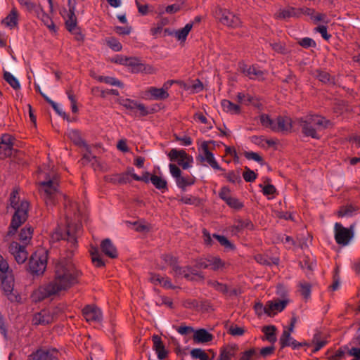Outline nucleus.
<instances>
[{
	"label": "nucleus",
	"mask_w": 360,
	"mask_h": 360,
	"mask_svg": "<svg viewBox=\"0 0 360 360\" xmlns=\"http://www.w3.org/2000/svg\"><path fill=\"white\" fill-rule=\"evenodd\" d=\"M80 275V271L71 260L62 259L56 264L53 280L35 290L32 298L34 302H39L49 296L65 291L77 283Z\"/></svg>",
	"instance_id": "1"
},
{
	"label": "nucleus",
	"mask_w": 360,
	"mask_h": 360,
	"mask_svg": "<svg viewBox=\"0 0 360 360\" xmlns=\"http://www.w3.org/2000/svg\"><path fill=\"white\" fill-rule=\"evenodd\" d=\"M65 217L67 221V229L65 233H62L60 227L57 228L51 234V239L58 241L60 239L67 240L72 244L77 242V237L82 232V225L79 222L81 212L77 202L64 196Z\"/></svg>",
	"instance_id": "2"
},
{
	"label": "nucleus",
	"mask_w": 360,
	"mask_h": 360,
	"mask_svg": "<svg viewBox=\"0 0 360 360\" xmlns=\"http://www.w3.org/2000/svg\"><path fill=\"white\" fill-rule=\"evenodd\" d=\"M37 184L40 195L47 206L55 205L59 195V176L53 167L45 166L37 175Z\"/></svg>",
	"instance_id": "3"
},
{
	"label": "nucleus",
	"mask_w": 360,
	"mask_h": 360,
	"mask_svg": "<svg viewBox=\"0 0 360 360\" xmlns=\"http://www.w3.org/2000/svg\"><path fill=\"white\" fill-rule=\"evenodd\" d=\"M18 194V191L14 190L10 196V206L15 212L8 231L9 236L14 235L18 229L27 219L29 202L27 200H20Z\"/></svg>",
	"instance_id": "4"
},
{
	"label": "nucleus",
	"mask_w": 360,
	"mask_h": 360,
	"mask_svg": "<svg viewBox=\"0 0 360 360\" xmlns=\"http://www.w3.org/2000/svg\"><path fill=\"white\" fill-rule=\"evenodd\" d=\"M328 124V120L317 115H309L300 120L302 133L307 136L316 139L320 138L319 132L326 129Z\"/></svg>",
	"instance_id": "5"
},
{
	"label": "nucleus",
	"mask_w": 360,
	"mask_h": 360,
	"mask_svg": "<svg viewBox=\"0 0 360 360\" xmlns=\"http://www.w3.org/2000/svg\"><path fill=\"white\" fill-rule=\"evenodd\" d=\"M261 124L275 131H290L292 128V120L288 116H278L271 119L268 115H262L259 117Z\"/></svg>",
	"instance_id": "6"
},
{
	"label": "nucleus",
	"mask_w": 360,
	"mask_h": 360,
	"mask_svg": "<svg viewBox=\"0 0 360 360\" xmlns=\"http://www.w3.org/2000/svg\"><path fill=\"white\" fill-rule=\"evenodd\" d=\"M47 264V252L44 250L36 251L29 262L30 271L33 274L41 275L46 270Z\"/></svg>",
	"instance_id": "7"
},
{
	"label": "nucleus",
	"mask_w": 360,
	"mask_h": 360,
	"mask_svg": "<svg viewBox=\"0 0 360 360\" xmlns=\"http://www.w3.org/2000/svg\"><path fill=\"white\" fill-rule=\"evenodd\" d=\"M214 16L219 19L223 25L231 27H237L240 25V20L238 16L230 11L217 8L214 11Z\"/></svg>",
	"instance_id": "8"
},
{
	"label": "nucleus",
	"mask_w": 360,
	"mask_h": 360,
	"mask_svg": "<svg viewBox=\"0 0 360 360\" xmlns=\"http://www.w3.org/2000/svg\"><path fill=\"white\" fill-rule=\"evenodd\" d=\"M1 289L4 295L11 302H19L20 297L16 292L13 290L14 279L10 274H5L1 275Z\"/></svg>",
	"instance_id": "9"
},
{
	"label": "nucleus",
	"mask_w": 360,
	"mask_h": 360,
	"mask_svg": "<svg viewBox=\"0 0 360 360\" xmlns=\"http://www.w3.org/2000/svg\"><path fill=\"white\" fill-rule=\"evenodd\" d=\"M197 266L198 268L210 269L214 271H223L228 267L229 264L219 257L212 256L200 260Z\"/></svg>",
	"instance_id": "10"
},
{
	"label": "nucleus",
	"mask_w": 360,
	"mask_h": 360,
	"mask_svg": "<svg viewBox=\"0 0 360 360\" xmlns=\"http://www.w3.org/2000/svg\"><path fill=\"white\" fill-rule=\"evenodd\" d=\"M200 153L197 157V160L201 162H206L210 167L214 169L222 170L215 160L214 155L209 150V143L202 141L199 148Z\"/></svg>",
	"instance_id": "11"
},
{
	"label": "nucleus",
	"mask_w": 360,
	"mask_h": 360,
	"mask_svg": "<svg viewBox=\"0 0 360 360\" xmlns=\"http://www.w3.org/2000/svg\"><path fill=\"white\" fill-rule=\"evenodd\" d=\"M335 239L338 244L345 246L353 238L352 226L347 229L342 226L340 223H335L334 226Z\"/></svg>",
	"instance_id": "12"
},
{
	"label": "nucleus",
	"mask_w": 360,
	"mask_h": 360,
	"mask_svg": "<svg viewBox=\"0 0 360 360\" xmlns=\"http://www.w3.org/2000/svg\"><path fill=\"white\" fill-rule=\"evenodd\" d=\"M168 156L171 161H176L183 169H188L191 167L193 158L183 150L173 148L170 150Z\"/></svg>",
	"instance_id": "13"
},
{
	"label": "nucleus",
	"mask_w": 360,
	"mask_h": 360,
	"mask_svg": "<svg viewBox=\"0 0 360 360\" xmlns=\"http://www.w3.org/2000/svg\"><path fill=\"white\" fill-rule=\"evenodd\" d=\"M59 352L56 349H39L28 356L29 360H55L58 358Z\"/></svg>",
	"instance_id": "14"
},
{
	"label": "nucleus",
	"mask_w": 360,
	"mask_h": 360,
	"mask_svg": "<svg viewBox=\"0 0 360 360\" xmlns=\"http://www.w3.org/2000/svg\"><path fill=\"white\" fill-rule=\"evenodd\" d=\"M36 17L41 22V23L47 27L50 32L55 34L57 32V26L54 23L51 14L45 12L44 8L39 4L38 8L34 12Z\"/></svg>",
	"instance_id": "15"
},
{
	"label": "nucleus",
	"mask_w": 360,
	"mask_h": 360,
	"mask_svg": "<svg viewBox=\"0 0 360 360\" xmlns=\"http://www.w3.org/2000/svg\"><path fill=\"white\" fill-rule=\"evenodd\" d=\"M119 103L130 110L131 113H139L141 116H145L148 114V110L143 104L139 103L134 100L122 98L119 100Z\"/></svg>",
	"instance_id": "16"
},
{
	"label": "nucleus",
	"mask_w": 360,
	"mask_h": 360,
	"mask_svg": "<svg viewBox=\"0 0 360 360\" xmlns=\"http://www.w3.org/2000/svg\"><path fill=\"white\" fill-rule=\"evenodd\" d=\"M219 198L223 200L231 208L239 210L243 207V205L238 199L232 196L230 189L224 186L219 193Z\"/></svg>",
	"instance_id": "17"
},
{
	"label": "nucleus",
	"mask_w": 360,
	"mask_h": 360,
	"mask_svg": "<svg viewBox=\"0 0 360 360\" xmlns=\"http://www.w3.org/2000/svg\"><path fill=\"white\" fill-rule=\"evenodd\" d=\"M82 314L89 323H97L102 320V313L98 307L94 305H87L82 310Z\"/></svg>",
	"instance_id": "18"
},
{
	"label": "nucleus",
	"mask_w": 360,
	"mask_h": 360,
	"mask_svg": "<svg viewBox=\"0 0 360 360\" xmlns=\"http://www.w3.org/2000/svg\"><path fill=\"white\" fill-rule=\"evenodd\" d=\"M9 252L14 257L18 264L24 263L28 257L25 247L19 245L17 242H13L9 245Z\"/></svg>",
	"instance_id": "19"
},
{
	"label": "nucleus",
	"mask_w": 360,
	"mask_h": 360,
	"mask_svg": "<svg viewBox=\"0 0 360 360\" xmlns=\"http://www.w3.org/2000/svg\"><path fill=\"white\" fill-rule=\"evenodd\" d=\"M172 274L176 279L185 278L187 280H193L198 275L197 271L190 266L181 267L179 265L174 264Z\"/></svg>",
	"instance_id": "20"
},
{
	"label": "nucleus",
	"mask_w": 360,
	"mask_h": 360,
	"mask_svg": "<svg viewBox=\"0 0 360 360\" xmlns=\"http://www.w3.org/2000/svg\"><path fill=\"white\" fill-rule=\"evenodd\" d=\"M242 72L251 79L261 80L264 79V72L255 65H242L240 67Z\"/></svg>",
	"instance_id": "21"
},
{
	"label": "nucleus",
	"mask_w": 360,
	"mask_h": 360,
	"mask_svg": "<svg viewBox=\"0 0 360 360\" xmlns=\"http://www.w3.org/2000/svg\"><path fill=\"white\" fill-rule=\"evenodd\" d=\"M288 303V300H276L267 302L266 304V314L269 316L275 315L278 312L283 311Z\"/></svg>",
	"instance_id": "22"
},
{
	"label": "nucleus",
	"mask_w": 360,
	"mask_h": 360,
	"mask_svg": "<svg viewBox=\"0 0 360 360\" xmlns=\"http://www.w3.org/2000/svg\"><path fill=\"white\" fill-rule=\"evenodd\" d=\"M19 12L15 7H13L10 13L4 18L1 23L10 29H13L18 26L19 20Z\"/></svg>",
	"instance_id": "23"
},
{
	"label": "nucleus",
	"mask_w": 360,
	"mask_h": 360,
	"mask_svg": "<svg viewBox=\"0 0 360 360\" xmlns=\"http://www.w3.org/2000/svg\"><path fill=\"white\" fill-rule=\"evenodd\" d=\"M238 351V346L236 344L228 345L220 349L219 360H231Z\"/></svg>",
	"instance_id": "24"
},
{
	"label": "nucleus",
	"mask_w": 360,
	"mask_h": 360,
	"mask_svg": "<svg viewBox=\"0 0 360 360\" xmlns=\"http://www.w3.org/2000/svg\"><path fill=\"white\" fill-rule=\"evenodd\" d=\"M54 317L51 314L48 310H42L40 312L34 314L32 319V323L34 325H46L51 323Z\"/></svg>",
	"instance_id": "25"
},
{
	"label": "nucleus",
	"mask_w": 360,
	"mask_h": 360,
	"mask_svg": "<svg viewBox=\"0 0 360 360\" xmlns=\"http://www.w3.org/2000/svg\"><path fill=\"white\" fill-rule=\"evenodd\" d=\"M146 95L150 99L154 100H165L169 97V94L167 91H164L162 88H156V87H149L146 91Z\"/></svg>",
	"instance_id": "26"
},
{
	"label": "nucleus",
	"mask_w": 360,
	"mask_h": 360,
	"mask_svg": "<svg viewBox=\"0 0 360 360\" xmlns=\"http://www.w3.org/2000/svg\"><path fill=\"white\" fill-rule=\"evenodd\" d=\"M280 344L282 348L287 346H290L293 349H297L303 345H306L305 343H297L296 340H293V338L290 336V332L288 330H284L283 332V334L280 338Z\"/></svg>",
	"instance_id": "27"
},
{
	"label": "nucleus",
	"mask_w": 360,
	"mask_h": 360,
	"mask_svg": "<svg viewBox=\"0 0 360 360\" xmlns=\"http://www.w3.org/2000/svg\"><path fill=\"white\" fill-rule=\"evenodd\" d=\"M101 248L103 252L110 258H116L117 252L112 241L107 238L102 241Z\"/></svg>",
	"instance_id": "28"
},
{
	"label": "nucleus",
	"mask_w": 360,
	"mask_h": 360,
	"mask_svg": "<svg viewBox=\"0 0 360 360\" xmlns=\"http://www.w3.org/2000/svg\"><path fill=\"white\" fill-rule=\"evenodd\" d=\"M150 281L154 284H160L167 289H174L176 286L173 285L168 277H162L158 274H151Z\"/></svg>",
	"instance_id": "29"
},
{
	"label": "nucleus",
	"mask_w": 360,
	"mask_h": 360,
	"mask_svg": "<svg viewBox=\"0 0 360 360\" xmlns=\"http://www.w3.org/2000/svg\"><path fill=\"white\" fill-rule=\"evenodd\" d=\"M153 348L155 350L159 359H163L167 356V352L165 350V346L158 335H153Z\"/></svg>",
	"instance_id": "30"
},
{
	"label": "nucleus",
	"mask_w": 360,
	"mask_h": 360,
	"mask_svg": "<svg viewBox=\"0 0 360 360\" xmlns=\"http://www.w3.org/2000/svg\"><path fill=\"white\" fill-rule=\"evenodd\" d=\"M223 110L231 115H237L240 112V105L231 102L229 100L224 99L221 102Z\"/></svg>",
	"instance_id": "31"
},
{
	"label": "nucleus",
	"mask_w": 360,
	"mask_h": 360,
	"mask_svg": "<svg viewBox=\"0 0 360 360\" xmlns=\"http://www.w3.org/2000/svg\"><path fill=\"white\" fill-rule=\"evenodd\" d=\"M212 335L205 329H200L195 331L193 339L197 342H208L212 340Z\"/></svg>",
	"instance_id": "32"
},
{
	"label": "nucleus",
	"mask_w": 360,
	"mask_h": 360,
	"mask_svg": "<svg viewBox=\"0 0 360 360\" xmlns=\"http://www.w3.org/2000/svg\"><path fill=\"white\" fill-rule=\"evenodd\" d=\"M193 26V22L187 23L183 28L176 30L174 32V36L177 40L181 41H185L186 37Z\"/></svg>",
	"instance_id": "33"
},
{
	"label": "nucleus",
	"mask_w": 360,
	"mask_h": 360,
	"mask_svg": "<svg viewBox=\"0 0 360 360\" xmlns=\"http://www.w3.org/2000/svg\"><path fill=\"white\" fill-rule=\"evenodd\" d=\"M177 186L181 188L183 191H185L187 186L193 185L195 182V178L192 176H181L176 181Z\"/></svg>",
	"instance_id": "34"
},
{
	"label": "nucleus",
	"mask_w": 360,
	"mask_h": 360,
	"mask_svg": "<svg viewBox=\"0 0 360 360\" xmlns=\"http://www.w3.org/2000/svg\"><path fill=\"white\" fill-rule=\"evenodd\" d=\"M253 224L252 221L249 219H238L236 222L234 226L233 227L232 231L235 233L240 231L242 229H253Z\"/></svg>",
	"instance_id": "35"
},
{
	"label": "nucleus",
	"mask_w": 360,
	"mask_h": 360,
	"mask_svg": "<svg viewBox=\"0 0 360 360\" xmlns=\"http://www.w3.org/2000/svg\"><path fill=\"white\" fill-rule=\"evenodd\" d=\"M276 328L274 326H267L262 328V332L264 333L266 339L271 343H274L276 341Z\"/></svg>",
	"instance_id": "36"
},
{
	"label": "nucleus",
	"mask_w": 360,
	"mask_h": 360,
	"mask_svg": "<svg viewBox=\"0 0 360 360\" xmlns=\"http://www.w3.org/2000/svg\"><path fill=\"white\" fill-rule=\"evenodd\" d=\"M275 15L277 18L286 19L292 16H297L298 13L294 8H289L278 11Z\"/></svg>",
	"instance_id": "37"
},
{
	"label": "nucleus",
	"mask_w": 360,
	"mask_h": 360,
	"mask_svg": "<svg viewBox=\"0 0 360 360\" xmlns=\"http://www.w3.org/2000/svg\"><path fill=\"white\" fill-rule=\"evenodd\" d=\"M67 29L71 32L76 33L77 31V19L75 12H69L68 19L65 20Z\"/></svg>",
	"instance_id": "38"
},
{
	"label": "nucleus",
	"mask_w": 360,
	"mask_h": 360,
	"mask_svg": "<svg viewBox=\"0 0 360 360\" xmlns=\"http://www.w3.org/2000/svg\"><path fill=\"white\" fill-rule=\"evenodd\" d=\"M184 88L191 93H198L202 90L203 86L199 79H195L191 84H184Z\"/></svg>",
	"instance_id": "39"
},
{
	"label": "nucleus",
	"mask_w": 360,
	"mask_h": 360,
	"mask_svg": "<svg viewBox=\"0 0 360 360\" xmlns=\"http://www.w3.org/2000/svg\"><path fill=\"white\" fill-rule=\"evenodd\" d=\"M356 211V207L352 205L342 206L338 211V215L339 217H350Z\"/></svg>",
	"instance_id": "40"
},
{
	"label": "nucleus",
	"mask_w": 360,
	"mask_h": 360,
	"mask_svg": "<svg viewBox=\"0 0 360 360\" xmlns=\"http://www.w3.org/2000/svg\"><path fill=\"white\" fill-rule=\"evenodd\" d=\"M90 253L91 255V259L93 263L98 267H101L104 266V262L102 260V258L100 256L98 250L96 248H91L90 250Z\"/></svg>",
	"instance_id": "41"
},
{
	"label": "nucleus",
	"mask_w": 360,
	"mask_h": 360,
	"mask_svg": "<svg viewBox=\"0 0 360 360\" xmlns=\"http://www.w3.org/2000/svg\"><path fill=\"white\" fill-rule=\"evenodd\" d=\"M4 78L14 89H19L20 88V82L11 73L5 72Z\"/></svg>",
	"instance_id": "42"
},
{
	"label": "nucleus",
	"mask_w": 360,
	"mask_h": 360,
	"mask_svg": "<svg viewBox=\"0 0 360 360\" xmlns=\"http://www.w3.org/2000/svg\"><path fill=\"white\" fill-rule=\"evenodd\" d=\"M150 180L151 183L155 186L158 189H165L167 188V181L163 179L162 177L153 175L150 176Z\"/></svg>",
	"instance_id": "43"
},
{
	"label": "nucleus",
	"mask_w": 360,
	"mask_h": 360,
	"mask_svg": "<svg viewBox=\"0 0 360 360\" xmlns=\"http://www.w3.org/2000/svg\"><path fill=\"white\" fill-rule=\"evenodd\" d=\"M97 79L101 82H104L112 86H117L120 87L123 86V84L114 77L100 76Z\"/></svg>",
	"instance_id": "44"
},
{
	"label": "nucleus",
	"mask_w": 360,
	"mask_h": 360,
	"mask_svg": "<svg viewBox=\"0 0 360 360\" xmlns=\"http://www.w3.org/2000/svg\"><path fill=\"white\" fill-rule=\"evenodd\" d=\"M184 3L183 1H178L176 3L169 5L165 8V13L169 14H174L180 11L184 7Z\"/></svg>",
	"instance_id": "45"
},
{
	"label": "nucleus",
	"mask_w": 360,
	"mask_h": 360,
	"mask_svg": "<svg viewBox=\"0 0 360 360\" xmlns=\"http://www.w3.org/2000/svg\"><path fill=\"white\" fill-rule=\"evenodd\" d=\"M208 285L213 288L216 290L222 292L224 294H226L228 292V288L226 285L219 283L217 281H209L207 282Z\"/></svg>",
	"instance_id": "46"
},
{
	"label": "nucleus",
	"mask_w": 360,
	"mask_h": 360,
	"mask_svg": "<svg viewBox=\"0 0 360 360\" xmlns=\"http://www.w3.org/2000/svg\"><path fill=\"white\" fill-rule=\"evenodd\" d=\"M32 229L30 227L24 228L21 230L20 233V240L24 243L27 244L32 238Z\"/></svg>",
	"instance_id": "47"
},
{
	"label": "nucleus",
	"mask_w": 360,
	"mask_h": 360,
	"mask_svg": "<svg viewBox=\"0 0 360 360\" xmlns=\"http://www.w3.org/2000/svg\"><path fill=\"white\" fill-rule=\"evenodd\" d=\"M127 62L126 65L131 68V72L138 73L136 72V69H139V66L141 65V60L137 58H127V60H125Z\"/></svg>",
	"instance_id": "48"
},
{
	"label": "nucleus",
	"mask_w": 360,
	"mask_h": 360,
	"mask_svg": "<svg viewBox=\"0 0 360 360\" xmlns=\"http://www.w3.org/2000/svg\"><path fill=\"white\" fill-rule=\"evenodd\" d=\"M68 136L77 145L83 146L85 144L79 131L76 130L70 131L68 133Z\"/></svg>",
	"instance_id": "49"
},
{
	"label": "nucleus",
	"mask_w": 360,
	"mask_h": 360,
	"mask_svg": "<svg viewBox=\"0 0 360 360\" xmlns=\"http://www.w3.org/2000/svg\"><path fill=\"white\" fill-rule=\"evenodd\" d=\"M18 3L29 12H35L38 8V6L31 0H20Z\"/></svg>",
	"instance_id": "50"
},
{
	"label": "nucleus",
	"mask_w": 360,
	"mask_h": 360,
	"mask_svg": "<svg viewBox=\"0 0 360 360\" xmlns=\"http://www.w3.org/2000/svg\"><path fill=\"white\" fill-rule=\"evenodd\" d=\"M193 358L199 359L200 360H210L207 353L201 349H193L191 352Z\"/></svg>",
	"instance_id": "51"
},
{
	"label": "nucleus",
	"mask_w": 360,
	"mask_h": 360,
	"mask_svg": "<svg viewBox=\"0 0 360 360\" xmlns=\"http://www.w3.org/2000/svg\"><path fill=\"white\" fill-rule=\"evenodd\" d=\"M138 72H142L145 74H155L157 72V69L150 65L141 63L139 69L136 70Z\"/></svg>",
	"instance_id": "52"
},
{
	"label": "nucleus",
	"mask_w": 360,
	"mask_h": 360,
	"mask_svg": "<svg viewBox=\"0 0 360 360\" xmlns=\"http://www.w3.org/2000/svg\"><path fill=\"white\" fill-rule=\"evenodd\" d=\"M13 146L0 143L1 158L8 157L12 155Z\"/></svg>",
	"instance_id": "53"
},
{
	"label": "nucleus",
	"mask_w": 360,
	"mask_h": 360,
	"mask_svg": "<svg viewBox=\"0 0 360 360\" xmlns=\"http://www.w3.org/2000/svg\"><path fill=\"white\" fill-rule=\"evenodd\" d=\"M107 44L115 51H120L122 47L120 42L114 38H110L108 39Z\"/></svg>",
	"instance_id": "54"
},
{
	"label": "nucleus",
	"mask_w": 360,
	"mask_h": 360,
	"mask_svg": "<svg viewBox=\"0 0 360 360\" xmlns=\"http://www.w3.org/2000/svg\"><path fill=\"white\" fill-rule=\"evenodd\" d=\"M213 237L215 238L218 242L223 246L227 248L232 249L233 248L231 242L224 236L214 234Z\"/></svg>",
	"instance_id": "55"
},
{
	"label": "nucleus",
	"mask_w": 360,
	"mask_h": 360,
	"mask_svg": "<svg viewBox=\"0 0 360 360\" xmlns=\"http://www.w3.org/2000/svg\"><path fill=\"white\" fill-rule=\"evenodd\" d=\"M270 46L277 53H285L286 51L285 44L281 42H272L270 43Z\"/></svg>",
	"instance_id": "56"
},
{
	"label": "nucleus",
	"mask_w": 360,
	"mask_h": 360,
	"mask_svg": "<svg viewBox=\"0 0 360 360\" xmlns=\"http://www.w3.org/2000/svg\"><path fill=\"white\" fill-rule=\"evenodd\" d=\"M326 342L325 340H319L316 336H314L312 340V344L314 347L312 349L313 352H316L325 346Z\"/></svg>",
	"instance_id": "57"
},
{
	"label": "nucleus",
	"mask_w": 360,
	"mask_h": 360,
	"mask_svg": "<svg viewBox=\"0 0 360 360\" xmlns=\"http://www.w3.org/2000/svg\"><path fill=\"white\" fill-rule=\"evenodd\" d=\"M300 292L304 297L308 298L311 293V285L307 283H301Z\"/></svg>",
	"instance_id": "58"
},
{
	"label": "nucleus",
	"mask_w": 360,
	"mask_h": 360,
	"mask_svg": "<svg viewBox=\"0 0 360 360\" xmlns=\"http://www.w3.org/2000/svg\"><path fill=\"white\" fill-rule=\"evenodd\" d=\"M244 332V328L238 326H231L229 329V333L233 336H240Z\"/></svg>",
	"instance_id": "59"
},
{
	"label": "nucleus",
	"mask_w": 360,
	"mask_h": 360,
	"mask_svg": "<svg viewBox=\"0 0 360 360\" xmlns=\"http://www.w3.org/2000/svg\"><path fill=\"white\" fill-rule=\"evenodd\" d=\"M169 172H170L172 176L176 179V181L177 180V179L181 177V172L180 169L176 165L170 164L169 165Z\"/></svg>",
	"instance_id": "60"
},
{
	"label": "nucleus",
	"mask_w": 360,
	"mask_h": 360,
	"mask_svg": "<svg viewBox=\"0 0 360 360\" xmlns=\"http://www.w3.org/2000/svg\"><path fill=\"white\" fill-rule=\"evenodd\" d=\"M179 201L187 205H195L198 202V199L191 195H184L181 197Z\"/></svg>",
	"instance_id": "61"
},
{
	"label": "nucleus",
	"mask_w": 360,
	"mask_h": 360,
	"mask_svg": "<svg viewBox=\"0 0 360 360\" xmlns=\"http://www.w3.org/2000/svg\"><path fill=\"white\" fill-rule=\"evenodd\" d=\"M225 177L227 180L231 183H237L240 181V177L238 173L234 172H229L225 174Z\"/></svg>",
	"instance_id": "62"
},
{
	"label": "nucleus",
	"mask_w": 360,
	"mask_h": 360,
	"mask_svg": "<svg viewBox=\"0 0 360 360\" xmlns=\"http://www.w3.org/2000/svg\"><path fill=\"white\" fill-rule=\"evenodd\" d=\"M299 44L300 46H302L304 48L313 47V46H315V45H316L315 41L312 39L309 38V37H305V38L302 39L299 41Z\"/></svg>",
	"instance_id": "63"
},
{
	"label": "nucleus",
	"mask_w": 360,
	"mask_h": 360,
	"mask_svg": "<svg viewBox=\"0 0 360 360\" xmlns=\"http://www.w3.org/2000/svg\"><path fill=\"white\" fill-rule=\"evenodd\" d=\"M243 178L244 179L248 181V182H252L253 181H255V179H256V174L249 169H247L244 172H243Z\"/></svg>",
	"instance_id": "64"
}]
</instances>
